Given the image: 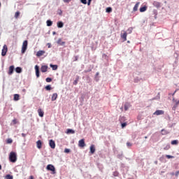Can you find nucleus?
Instances as JSON below:
<instances>
[{
    "instance_id": "nucleus-1",
    "label": "nucleus",
    "mask_w": 179,
    "mask_h": 179,
    "mask_svg": "<svg viewBox=\"0 0 179 179\" xmlns=\"http://www.w3.org/2000/svg\"><path fill=\"white\" fill-rule=\"evenodd\" d=\"M9 160L11 163H16L17 161V155L15 152H11L9 155Z\"/></svg>"
},
{
    "instance_id": "nucleus-2",
    "label": "nucleus",
    "mask_w": 179,
    "mask_h": 179,
    "mask_svg": "<svg viewBox=\"0 0 179 179\" xmlns=\"http://www.w3.org/2000/svg\"><path fill=\"white\" fill-rule=\"evenodd\" d=\"M47 170H49V171L51 172V174H56V173H57L54 165H52V164H49L47 166Z\"/></svg>"
},
{
    "instance_id": "nucleus-3",
    "label": "nucleus",
    "mask_w": 179,
    "mask_h": 179,
    "mask_svg": "<svg viewBox=\"0 0 179 179\" xmlns=\"http://www.w3.org/2000/svg\"><path fill=\"white\" fill-rule=\"evenodd\" d=\"M27 44H28L27 41H24L22 46V50H21L22 54H24V52H26V50H27Z\"/></svg>"
},
{
    "instance_id": "nucleus-4",
    "label": "nucleus",
    "mask_w": 179,
    "mask_h": 179,
    "mask_svg": "<svg viewBox=\"0 0 179 179\" xmlns=\"http://www.w3.org/2000/svg\"><path fill=\"white\" fill-rule=\"evenodd\" d=\"M173 101L174 103V105H173L172 109H173V110H176L178 107L179 100L177 101V100L175 99V98H173Z\"/></svg>"
},
{
    "instance_id": "nucleus-5",
    "label": "nucleus",
    "mask_w": 179,
    "mask_h": 179,
    "mask_svg": "<svg viewBox=\"0 0 179 179\" xmlns=\"http://www.w3.org/2000/svg\"><path fill=\"white\" fill-rule=\"evenodd\" d=\"M6 52H8V46L6 45H4L3 46V49L1 52L2 57H5V55H6Z\"/></svg>"
},
{
    "instance_id": "nucleus-6",
    "label": "nucleus",
    "mask_w": 179,
    "mask_h": 179,
    "mask_svg": "<svg viewBox=\"0 0 179 179\" xmlns=\"http://www.w3.org/2000/svg\"><path fill=\"white\" fill-rule=\"evenodd\" d=\"M78 146H80V148H85V146H86V143H85V138H82L78 141Z\"/></svg>"
},
{
    "instance_id": "nucleus-7",
    "label": "nucleus",
    "mask_w": 179,
    "mask_h": 179,
    "mask_svg": "<svg viewBox=\"0 0 179 179\" xmlns=\"http://www.w3.org/2000/svg\"><path fill=\"white\" fill-rule=\"evenodd\" d=\"M154 115H164V110L157 109L155 112H154Z\"/></svg>"
},
{
    "instance_id": "nucleus-8",
    "label": "nucleus",
    "mask_w": 179,
    "mask_h": 179,
    "mask_svg": "<svg viewBox=\"0 0 179 179\" xmlns=\"http://www.w3.org/2000/svg\"><path fill=\"white\" fill-rule=\"evenodd\" d=\"M49 145L52 149H55V143L54 140H50L49 141Z\"/></svg>"
},
{
    "instance_id": "nucleus-9",
    "label": "nucleus",
    "mask_w": 179,
    "mask_h": 179,
    "mask_svg": "<svg viewBox=\"0 0 179 179\" xmlns=\"http://www.w3.org/2000/svg\"><path fill=\"white\" fill-rule=\"evenodd\" d=\"M35 70H36V76L37 78L40 77V70L38 66H35Z\"/></svg>"
},
{
    "instance_id": "nucleus-10",
    "label": "nucleus",
    "mask_w": 179,
    "mask_h": 179,
    "mask_svg": "<svg viewBox=\"0 0 179 179\" xmlns=\"http://www.w3.org/2000/svg\"><path fill=\"white\" fill-rule=\"evenodd\" d=\"M13 71H15V66H10L8 69V75H12L13 73Z\"/></svg>"
},
{
    "instance_id": "nucleus-11",
    "label": "nucleus",
    "mask_w": 179,
    "mask_h": 179,
    "mask_svg": "<svg viewBox=\"0 0 179 179\" xmlns=\"http://www.w3.org/2000/svg\"><path fill=\"white\" fill-rule=\"evenodd\" d=\"M153 6H156V8H160L162 6V3H159V1H153Z\"/></svg>"
},
{
    "instance_id": "nucleus-12",
    "label": "nucleus",
    "mask_w": 179,
    "mask_h": 179,
    "mask_svg": "<svg viewBox=\"0 0 179 179\" xmlns=\"http://www.w3.org/2000/svg\"><path fill=\"white\" fill-rule=\"evenodd\" d=\"M95 151H96L95 145H91V146H90L91 154H94Z\"/></svg>"
},
{
    "instance_id": "nucleus-13",
    "label": "nucleus",
    "mask_w": 179,
    "mask_h": 179,
    "mask_svg": "<svg viewBox=\"0 0 179 179\" xmlns=\"http://www.w3.org/2000/svg\"><path fill=\"white\" fill-rule=\"evenodd\" d=\"M45 52H44L43 50H39L36 53V57H41L42 55H44Z\"/></svg>"
},
{
    "instance_id": "nucleus-14",
    "label": "nucleus",
    "mask_w": 179,
    "mask_h": 179,
    "mask_svg": "<svg viewBox=\"0 0 179 179\" xmlns=\"http://www.w3.org/2000/svg\"><path fill=\"white\" fill-rule=\"evenodd\" d=\"M140 6V1H138L135 6H134V11L136 12L138 10V8Z\"/></svg>"
},
{
    "instance_id": "nucleus-15",
    "label": "nucleus",
    "mask_w": 179,
    "mask_h": 179,
    "mask_svg": "<svg viewBox=\"0 0 179 179\" xmlns=\"http://www.w3.org/2000/svg\"><path fill=\"white\" fill-rule=\"evenodd\" d=\"M127 33L124 32L123 34H121V38H122L123 41H127Z\"/></svg>"
},
{
    "instance_id": "nucleus-16",
    "label": "nucleus",
    "mask_w": 179,
    "mask_h": 179,
    "mask_svg": "<svg viewBox=\"0 0 179 179\" xmlns=\"http://www.w3.org/2000/svg\"><path fill=\"white\" fill-rule=\"evenodd\" d=\"M64 23H63V22H62V21L57 22V27L58 28H62V27H64Z\"/></svg>"
},
{
    "instance_id": "nucleus-17",
    "label": "nucleus",
    "mask_w": 179,
    "mask_h": 179,
    "mask_svg": "<svg viewBox=\"0 0 179 179\" xmlns=\"http://www.w3.org/2000/svg\"><path fill=\"white\" fill-rule=\"evenodd\" d=\"M57 96H58L57 93H54V94L52 95V101H56Z\"/></svg>"
},
{
    "instance_id": "nucleus-18",
    "label": "nucleus",
    "mask_w": 179,
    "mask_h": 179,
    "mask_svg": "<svg viewBox=\"0 0 179 179\" xmlns=\"http://www.w3.org/2000/svg\"><path fill=\"white\" fill-rule=\"evenodd\" d=\"M148 9V6H141V8H140V12L143 13L145 12V10H147Z\"/></svg>"
},
{
    "instance_id": "nucleus-19",
    "label": "nucleus",
    "mask_w": 179,
    "mask_h": 179,
    "mask_svg": "<svg viewBox=\"0 0 179 179\" xmlns=\"http://www.w3.org/2000/svg\"><path fill=\"white\" fill-rule=\"evenodd\" d=\"M39 117H44V112L41 109L38 110Z\"/></svg>"
},
{
    "instance_id": "nucleus-20",
    "label": "nucleus",
    "mask_w": 179,
    "mask_h": 179,
    "mask_svg": "<svg viewBox=\"0 0 179 179\" xmlns=\"http://www.w3.org/2000/svg\"><path fill=\"white\" fill-rule=\"evenodd\" d=\"M57 43H58V45H65V42H64V41H62V38H59V39H58Z\"/></svg>"
},
{
    "instance_id": "nucleus-21",
    "label": "nucleus",
    "mask_w": 179,
    "mask_h": 179,
    "mask_svg": "<svg viewBox=\"0 0 179 179\" xmlns=\"http://www.w3.org/2000/svg\"><path fill=\"white\" fill-rule=\"evenodd\" d=\"M20 96L17 94H14V100L15 101H17L18 100H20Z\"/></svg>"
},
{
    "instance_id": "nucleus-22",
    "label": "nucleus",
    "mask_w": 179,
    "mask_h": 179,
    "mask_svg": "<svg viewBox=\"0 0 179 179\" xmlns=\"http://www.w3.org/2000/svg\"><path fill=\"white\" fill-rule=\"evenodd\" d=\"M41 145H42L41 141H38L36 142V146L38 149H41Z\"/></svg>"
},
{
    "instance_id": "nucleus-23",
    "label": "nucleus",
    "mask_w": 179,
    "mask_h": 179,
    "mask_svg": "<svg viewBox=\"0 0 179 179\" xmlns=\"http://www.w3.org/2000/svg\"><path fill=\"white\" fill-rule=\"evenodd\" d=\"M111 12H113V8H111L110 6H108V8H106L107 13H111Z\"/></svg>"
},
{
    "instance_id": "nucleus-24",
    "label": "nucleus",
    "mask_w": 179,
    "mask_h": 179,
    "mask_svg": "<svg viewBox=\"0 0 179 179\" xmlns=\"http://www.w3.org/2000/svg\"><path fill=\"white\" fill-rule=\"evenodd\" d=\"M129 107H130L129 103H125V104H124V110H128Z\"/></svg>"
},
{
    "instance_id": "nucleus-25",
    "label": "nucleus",
    "mask_w": 179,
    "mask_h": 179,
    "mask_svg": "<svg viewBox=\"0 0 179 179\" xmlns=\"http://www.w3.org/2000/svg\"><path fill=\"white\" fill-rule=\"evenodd\" d=\"M15 72H17V73H22V68L20 67H17L15 69Z\"/></svg>"
},
{
    "instance_id": "nucleus-26",
    "label": "nucleus",
    "mask_w": 179,
    "mask_h": 179,
    "mask_svg": "<svg viewBox=\"0 0 179 179\" xmlns=\"http://www.w3.org/2000/svg\"><path fill=\"white\" fill-rule=\"evenodd\" d=\"M66 134H75V131L72 129H68Z\"/></svg>"
},
{
    "instance_id": "nucleus-27",
    "label": "nucleus",
    "mask_w": 179,
    "mask_h": 179,
    "mask_svg": "<svg viewBox=\"0 0 179 179\" xmlns=\"http://www.w3.org/2000/svg\"><path fill=\"white\" fill-rule=\"evenodd\" d=\"M79 79H80V77L77 76V78H76V80L73 81L74 85H77L78 83L79 82Z\"/></svg>"
},
{
    "instance_id": "nucleus-28",
    "label": "nucleus",
    "mask_w": 179,
    "mask_h": 179,
    "mask_svg": "<svg viewBox=\"0 0 179 179\" xmlns=\"http://www.w3.org/2000/svg\"><path fill=\"white\" fill-rule=\"evenodd\" d=\"M50 68H52L53 70H57L58 66L57 65H52V64H50Z\"/></svg>"
},
{
    "instance_id": "nucleus-29",
    "label": "nucleus",
    "mask_w": 179,
    "mask_h": 179,
    "mask_svg": "<svg viewBox=\"0 0 179 179\" xmlns=\"http://www.w3.org/2000/svg\"><path fill=\"white\" fill-rule=\"evenodd\" d=\"M47 26L50 27L52 26V20H47Z\"/></svg>"
},
{
    "instance_id": "nucleus-30",
    "label": "nucleus",
    "mask_w": 179,
    "mask_h": 179,
    "mask_svg": "<svg viewBox=\"0 0 179 179\" xmlns=\"http://www.w3.org/2000/svg\"><path fill=\"white\" fill-rule=\"evenodd\" d=\"M178 140H173L171 141V145H178Z\"/></svg>"
},
{
    "instance_id": "nucleus-31",
    "label": "nucleus",
    "mask_w": 179,
    "mask_h": 179,
    "mask_svg": "<svg viewBox=\"0 0 179 179\" xmlns=\"http://www.w3.org/2000/svg\"><path fill=\"white\" fill-rule=\"evenodd\" d=\"M19 16H20V12L17 11L15 14V19H17V17H19Z\"/></svg>"
},
{
    "instance_id": "nucleus-32",
    "label": "nucleus",
    "mask_w": 179,
    "mask_h": 179,
    "mask_svg": "<svg viewBox=\"0 0 179 179\" xmlns=\"http://www.w3.org/2000/svg\"><path fill=\"white\" fill-rule=\"evenodd\" d=\"M6 179H13V176L8 174L6 176Z\"/></svg>"
},
{
    "instance_id": "nucleus-33",
    "label": "nucleus",
    "mask_w": 179,
    "mask_h": 179,
    "mask_svg": "<svg viewBox=\"0 0 179 179\" xmlns=\"http://www.w3.org/2000/svg\"><path fill=\"white\" fill-rule=\"evenodd\" d=\"M13 142V140L12 138H8L6 143H12Z\"/></svg>"
},
{
    "instance_id": "nucleus-34",
    "label": "nucleus",
    "mask_w": 179,
    "mask_h": 179,
    "mask_svg": "<svg viewBox=\"0 0 179 179\" xmlns=\"http://www.w3.org/2000/svg\"><path fill=\"white\" fill-rule=\"evenodd\" d=\"M41 71V72H45V66H42Z\"/></svg>"
},
{
    "instance_id": "nucleus-35",
    "label": "nucleus",
    "mask_w": 179,
    "mask_h": 179,
    "mask_svg": "<svg viewBox=\"0 0 179 179\" xmlns=\"http://www.w3.org/2000/svg\"><path fill=\"white\" fill-rule=\"evenodd\" d=\"M12 122H13V125H16V124L17 123V120L14 119V120H13Z\"/></svg>"
},
{
    "instance_id": "nucleus-36",
    "label": "nucleus",
    "mask_w": 179,
    "mask_h": 179,
    "mask_svg": "<svg viewBox=\"0 0 179 179\" xmlns=\"http://www.w3.org/2000/svg\"><path fill=\"white\" fill-rule=\"evenodd\" d=\"M57 13H58L59 15H62L63 12H62V9H58Z\"/></svg>"
},
{
    "instance_id": "nucleus-37",
    "label": "nucleus",
    "mask_w": 179,
    "mask_h": 179,
    "mask_svg": "<svg viewBox=\"0 0 179 179\" xmlns=\"http://www.w3.org/2000/svg\"><path fill=\"white\" fill-rule=\"evenodd\" d=\"M46 82H48V83L52 82V79L51 78H46Z\"/></svg>"
},
{
    "instance_id": "nucleus-38",
    "label": "nucleus",
    "mask_w": 179,
    "mask_h": 179,
    "mask_svg": "<svg viewBox=\"0 0 179 179\" xmlns=\"http://www.w3.org/2000/svg\"><path fill=\"white\" fill-rule=\"evenodd\" d=\"M127 126V122H124L123 123H122V128L124 129V127H126Z\"/></svg>"
},
{
    "instance_id": "nucleus-39",
    "label": "nucleus",
    "mask_w": 179,
    "mask_h": 179,
    "mask_svg": "<svg viewBox=\"0 0 179 179\" xmlns=\"http://www.w3.org/2000/svg\"><path fill=\"white\" fill-rule=\"evenodd\" d=\"M113 176H114L115 177H118L119 173H118L117 171H114Z\"/></svg>"
},
{
    "instance_id": "nucleus-40",
    "label": "nucleus",
    "mask_w": 179,
    "mask_h": 179,
    "mask_svg": "<svg viewBox=\"0 0 179 179\" xmlns=\"http://www.w3.org/2000/svg\"><path fill=\"white\" fill-rule=\"evenodd\" d=\"M51 89H52L51 85H47L46 86V90H51Z\"/></svg>"
},
{
    "instance_id": "nucleus-41",
    "label": "nucleus",
    "mask_w": 179,
    "mask_h": 179,
    "mask_svg": "<svg viewBox=\"0 0 179 179\" xmlns=\"http://www.w3.org/2000/svg\"><path fill=\"white\" fill-rule=\"evenodd\" d=\"M170 148H171L170 145H167L166 146V148H164V150H169V149H170Z\"/></svg>"
},
{
    "instance_id": "nucleus-42",
    "label": "nucleus",
    "mask_w": 179,
    "mask_h": 179,
    "mask_svg": "<svg viewBox=\"0 0 179 179\" xmlns=\"http://www.w3.org/2000/svg\"><path fill=\"white\" fill-rule=\"evenodd\" d=\"M132 31H133V28H131V27H130V28H129V29H127V31L129 33H132Z\"/></svg>"
},
{
    "instance_id": "nucleus-43",
    "label": "nucleus",
    "mask_w": 179,
    "mask_h": 179,
    "mask_svg": "<svg viewBox=\"0 0 179 179\" xmlns=\"http://www.w3.org/2000/svg\"><path fill=\"white\" fill-rule=\"evenodd\" d=\"M81 3H83V4H87V0H81Z\"/></svg>"
},
{
    "instance_id": "nucleus-44",
    "label": "nucleus",
    "mask_w": 179,
    "mask_h": 179,
    "mask_svg": "<svg viewBox=\"0 0 179 179\" xmlns=\"http://www.w3.org/2000/svg\"><path fill=\"white\" fill-rule=\"evenodd\" d=\"M71 150L70 149H65L64 152L69 153L70 152Z\"/></svg>"
},
{
    "instance_id": "nucleus-45",
    "label": "nucleus",
    "mask_w": 179,
    "mask_h": 179,
    "mask_svg": "<svg viewBox=\"0 0 179 179\" xmlns=\"http://www.w3.org/2000/svg\"><path fill=\"white\" fill-rule=\"evenodd\" d=\"M176 177H178L179 176V171H177L175 174Z\"/></svg>"
},
{
    "instance_id": "nucleus-46",
    "label": "nucleus",
    "mask_w": 179,
    "mask_h": 179,
    "mask_svg": "<svg viewBox=\"0 0 179 179\" xmlns=\"http://www.w3.org/2000/svg\"><path fill=\"white\" fill-rule=\"evenodd\" d=\"M166 157H167L168 159H172L173 157L171 156V155H166Z\"/></svg>"
},
{
    "instance_id": "nucleus-47",
    "label": "nucleus",
    "mask_w": 179,
    "mask_h": 179,
    "mask_svg": "<svg viewBox=\"0 0 179 179\" xmlns=\"http://www.w3.org/2000/svg\"><path fill=\"white\" fill-rule=\"evenodd\" d=\"M64 3H69L71 0H63Z\"/></svg>"
},
{
    "instance_id": "nucleus-48",
    "label": "nucleus",
    "mask_w": 179,
    "mask_h": 179,
    "mask_svg": "<svg viewBox=\"0 0 179 179\" xmlns=\"http://www.w3.org/2000/svg\"><path fill=\"white\" fill-rule=\"evenodd\" d=\"M22 136L23 138H26V134L22 133Z\"/></svg>"
},
{
    "instance_id": "nucleus-49",
    "label": "nucleus",
    "mask_w": 179,
    "mask_h": 179,
    "mask_svg": "<svg viewBox=\"0 0 179 179\" xmlns=\"http://www.w3.org/2000/svg\"><path fill=\"white\" fill-rule=\"evenodd\" d=\"M127 146H132V143H127Z\"/></svg>"
},
{
    "instance_id": "nucleus-50",
    "label": "nucleus",
    "mask_w": 179,
    "mask_h": 179,
    "mask_svg": "<svg viewBox=\"0 0 179 179\" xmlns=\"http://www.w3.org/2000/svg\"><path fill=\"white\" fill-rule=\"evenodd\" d=\"M92 0H88V6H90Z\"/></svg>"
},
{
    "instance_id": "nucleus-51",
    "label": "nucleus",
    "mask_w": 179,
    "mask_h": 179,
    "mask_svg": "<svg viewBox=\"0 0 179 179\" xmlns=\"http://www.w3.org/2000/svg\"><path fill=\"white\" fill-rule=\"evenodd\" d=\"M29 179H34V177L33 176H29Z\"/></svg>"
},
{
    "instance_id": "nucleus-52",
    "label": "nucleus",
    "mask_w": 179,
    "mask_h": 179,
    "mask_svg": "<svg viewBox=\"0 0 179 179\" xmlns=\"http://www.w3.org/2000/svg\"><path fill=\"white\" fill-rule=\"evenodd\" d=\"M78 59V56H75V61H77Z\"/></svg>"
},
{
    "instance_id": "nucleus-53",
    "label": "nucleus",
    "mask_w": 179,
    "mask_h": 179,
    "mask_svg": "<svg viewBox=\"0 0 179 179\" xmlns=\"http://www.w3.org/2000/svg\"><path fill=\"white\" fill-rule=\"evenodd\" d=\"M0 170H2V166L0 164Z\"/></svg>"
},
{
    "instance_id": "nucleus-54",
    "label": "nucleus",
    "mask_w": 179,
    "mask_h": 179,
    "mask_svg": "<svg viewBox=\"0 0 179 179\" xmlns=\"http://www.w3.org/2000/svg\"><path fill=\"white\" fill-rule=\"evenodd\" d=\"M48 47H51L50 43H48Z\"/></svg>"
},
{
    "instance_id": "nucleus-55",
    "label": "nucleus",
    "mask_w": 179,
    "mask_h": 179,
    "mask_svg": "<svg viewBox=\"0 0 179 179\" xmlns=\"http://www.w3.org/2000/svg\"><path fill=\"white\" fill-rule=\"evenodd\" d=\"M171 176H175V173H171Z\"/></svg>"
},
{
    "instance_id": "nucleus-56",
    "label": "nucleus",
    "mask_w": 179,
    "mask_h": 179,
    "mask_svg": "<svg viewBox=\"0 0 179 179\" xmlns=\"http://www.w3.org/2000/svg\"><path fill=\"white\" fill-rule=\"evenodd\" d=\"M56 34V32H53V34Z\"/></svg>"
},
{
    "instance_id": "nucleus-57",
    "label": "nucleus",
    "mask_w": 179,
    "mask_h": 179,
    "mask_svg": "<svg viewBox=\"0 0 179 179\" xmlns=\"http://www.w3.org/2000/svg\"><path fill=\"white\" fill-rule=\"evenodd\" d=\"M127 42L129 43L130 41H127Z\"/></svg>"
},
{
    "instance_id": "nucleus-58",
    "label": "nucleus",
    "mask_w": 179,
    "mask_h": 179,
    "mask_svg": "<svg viewBox=\"0 0 179 179\" xmlns=\"http://www.w3.org/2000/svg\"><path fill=\"white\" fill-rule=\"evenodd\" d=\"M47 68H48V66H46V71H47Z\"/></svg>"
},
{
    "instance_id": "nucleus-59",
    "label": "nucleus",
    "mask_w": 179,
    "mask_h": 179,
    "mask_svg": "<svg viewBox=\"0 0 179 179\" xmlns=\"http://www.w3.org/2000/svg\"><path fill=\"white\" fill-rule=\"evenodd\" d=\"M0 6H1V3H0Z\"/></svg>"
}]
</instances>
